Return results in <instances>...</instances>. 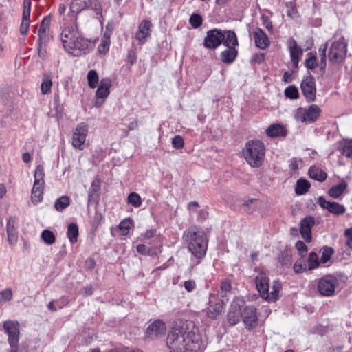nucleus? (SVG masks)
Instances as JSON below:
<instances>
[{
	"instance_id": "393cba45",
	"label": "nucleus",
	"mask_w": 352,
	"mask_h": 352,
	"mask_svg": "<svg viewBox=\"0 0 352 352\" xmlns=\"http://www.w3.org/2000/svg\"><path fill=\"white\" fill-rule=\"evenodd\" d=\"M37 51L39 57L44 58L46 56V46L50 40L49 32H38Z\"/></svg>"
},
{
	"instance_id": "f03ea898",
	"label": "nucleus",
	"mask_w": 352,
	"mask_h": 352,
	"mask_svg": "<svg viewBox=\"0 0 352 352\" xmlns=\"http://www.w3.org/2000/svg\"><path fill=\"white\" fill-rule=\"evenodd\" d=\"M60 39L64 49L75 56L89 52L90 41L82 36L76 24L64 28L60 34Z\"/></svg>"
},
{
	"instance_id": "4c0bfd02",
	"label": "nucleus",
	"mask_w": 352,
	"mask_h": 352,
	"mask_svg": "<svg viewBox=\"0 0 352 352\" xmlns=\"http://www.w3.org/2000/svg\"><path fill=\"white\" fill-rule=\"evenodd\" d=\"M70 204V199L67 196H61L54 203V207L58 212H62Z\"/></svg>"
},
{
	"instance_id": "603ef678",
	"label": "nucleus",
	"mask_w": 352,
	"mask_h": 352,
	"mask_svg": "<svg viewBox=\"0 0 352 352\" xmlns=\"http://www.w3.org/2000/svg\"><path fill=\"white\" fill-rule=\"evenodd\" d=\"M202 18L198 14H192L189 19L190 24L194 28H198L202 24Z\"/></svg>"
},
{
	"instance_id": "0e129e2a",
	"label": "nucleus",
	"mask_w": 352,
	"mask_h": 352,
	"mask_svg": "<svg viewBox=\"0 0 352 352\" xmlns=\"http://www.w3.org/2000/svg\"><path fill=\"white\" fill-rule=\"evenodd\" d=\"M155 230H148L142 234V237L144 239H150L153 238L155 235Z\"/></svg>"
},
{
	"instance_id": "5701e85b",
	"label": "nucleus",
	"mask_w": 352,
	"mask_h": 352,
	"mask_svg": "<svg viewBox=\"0 0 352 352\" xmlns=\"http://www.w3.org/2000/svg\"><path fill=\"white\" fill-rule=\"evenodd\" d=\"M111 87V80L110 78H102L96 93L97 99H102L104 100L109 95Z\"/></svg>"
},
{
	"instance_id": "ddd939ff",
	"label": "nucleus",
	"mask_w": 352,
	"mask_h": 352,
	"mask_svg": "<svg viewBox=\"0 0 352 352\" xmlns=\"http://www.w3.org/2000/svg\"><path fill=\"white\" fill-rule=\"evenodd\" d=\"M88 127L85 123L78 124L73 133L72 145L74 148L82 150L87 135Z\"/></svg>"
},
{
	"instance_id": "a878e982",
	"label": "nucleus",
	"mask_w": 352,
	"mask_h": 352,
	"mask_svg": "<svg viewBox=\"0 0 352 352\" xmlns=\"http://www.w3.org/2000/svg\"><path fill=\"white\" fill-rule=\"evenodd\" d=\"M15 218L10 217L7 222V234L10 244L13 245L18 240V234L15 228Z\"/></svg>"
},
{
	"instance_id": "774afa93",
	"label": "nucleus",
	"mask_w": 352,
	"mask_h": 352,
	"mask_svg": "<svg viewBox=\"0 0 352 352\" xmlns=\"http://www.w3.org/2000/svg\"><path fill=\"white\" fill-rule=\"evenodd\" d=\"M289 168L292 170L296 171L298 168V162L296 159H292L289 163Z\"/></svg>"
},
{
	"instance_id": "c9c22d12",
	"label": "nucleus",
	"mask_w": 352,
	"mask_h": 352,
	"mask_svg": "<svg viewBox=\"0 0 352 352\" xmlns=\"http://www.w3.org/2000/svg\"><path fill=\"white\" fill-rule=\"evenodd\" d=\"M266 133L268 136L272 138L285 135L284 128L280 124H272L266 130Z\"/></svg>"
},
{
	"instance_id": "39448f33",
	"label": "nucleus",
	"mask_w": 352,
	"mask_h": 352,
	"mask_svg": "<svg viewBox=\"0 0 352 352\" xmlns=\"http://www.w3.org/2000/svg\"><path fill=\"white\" fill-rule=\"evenodd\" d=\"M243 155L250 166L260 167L265 158L264 144L258 140L247 142L243 150Z\"/></svg>"
},
{
	"instance_id": "dca6fc26",
	"label": "nucleus",
	"mask_w": 352,
	"mask_h": 352,
	"mask_svg": "<svg viewBox=\"0 0 352 352\" xmlns=\"http://www.w3.org/2000/svg\"><path fill=\"white\" fill-rule=\"evenodd\" d=\"M3 330L8 336L9 344L19 343V324L18 322L7 320L4 322Z\"/></svg>"
},
{
	"instance_id": "8fccbe9b",
	"label": "nucleus",
	"mask_w": 352,
	"mask_h": 352,
	"mask_svg": "<svg viewBox=\"0 0 352 352\" xmlns=\"http://www.w3.org/2000/svg\"><path fill=\"white\" fill-rule=\"evenodd\" d=\"M285 95L291 99H297L299 96L298 90L294 85H290L285 89Z\"/></svg>"
},
{
	"instance_id": "2eb2a0df",
	"label": "nucleus",
	"mask_w": 352,
	"mask_h": 352,
	"mask_svg": "<svg viewBox=\"0 0 352 352\" xmlns=\"http://www.w3.org/2000/svg\"><path fill=\"white\" fill-rule=\"evenodd\" d=\"M223 38L221 31L217 29L209 30L204 39V47L208 49H215L222 43Z\"/></svg>"
},
{
	"instance_id": "338daca9",
	"label": "nucleus",
	"mask_w": 352,
	"mask_h": 352,
	"mask_svg": "<svg viewBox=\"0 0 352 352\" xmlns=\"http://www.w3.org/2000/svg\"><path fill=\"white\" fill-rule=\"evenodd\" d=\"M287 7L289 8L287 11V15L290 17H294V14L296 13L295 8L292 6V4L291 3H286Z\"/></svg>"
},
{
	"instance_id": "3c124183",
	"label": "nucleus",
	"mask_w": 352,
	"mask_h": 352,
	"mask_svg": "<svg viewBox=\"0 0 352 352\" xmlns=\"http://www.w3.org/2000/svg\"><path fill=\"white\" fill-rule=\"evenodd\" d=\"M333 253V250L331 248L324 247L322 248V257L320 261L322 263H326L331 258Z\"/></svg>"
},
{
	"instance_id": "473e14b6",
	"label": "nucleus",
	"mask_w": 352,
	"mask_h": 352,
	"mask_svg": "<svg viewBox=\"0 0 352 352\" xmlns=\"http://www.w3.org/2000/svg\"><path fill=\"white\" fill-rule=\"evenodd\" d=\"M223 43L226 47H234L238 45V41L236 35L234 32L228 30L223 33Z\"/></svg>"
},
{
	"instance_id": "052dcab7",
	"label": "nucleus",
	"mask_w": 352,
	"mask_h": 352,
	"mask_svg": "<svg viewBox=\"0 0 352 352\" xmlns=\"http://www.w3.org/2000/svg\"><path fill=\"white\" fill-rule=\"evenodd\" d=\"M184 287L187 292H191L196 287L195 281L193 280H186L184 283Z\"/></svg>"
},
{
	"instance_id": "b1692460",
	"label": "nucleus",
	"mask_w": 352,
	"mask_h": 352,
	"mask_svg": "<svg viewBox=\"0 0 352 352\" xmlns=\"http://www.w3.org/2000/svg\"><path fill=\"white\" fill-rule=\"evenodd\" d=\"M151 23L150 21L144 20L138 27V30L135 33V38L139 41L140 44L145 43L146 38L149 36Z\"/></svg>"
},
{
	"instance_id": "72a5a7b5",
	"label": "nucleus",
	"mask_w": 352,
	"mask_h": 352,
	"mask_svg": "<svg viewBox=\"0 0 352 352\" xmlns=\"http://www.w3.org/2000/svg\"><path fill=\"white\" fill-rule=\"evenodd\" d=\"M110 33L105 32L101 38L100 43L98 47V51L101 54H105L109 50L111 43Z\"/></svg>"
},
{
	"instance_id": "ea45409f",
	"label": "nucleus",
	"mask_w": 352,
	"mask_h": 352,
	"mask_svg": "<svg viewBox=\"0 0 352 352\" xmlns=\"http://www.w3.org/2000/svg\"><path fill=\"white\" fill-rule=\"evenodd\" d=\"M328 43H326L318 49V53L320 57V61L319 63V66L320 67L321 70H324L327 66V54L326 51L327 49Z\"/></svg>"
},
{
	"instance_id": "6ab92c4d",
	"label": "nucleus",
	"mask_w": 352,
	"mask_h": 352,
	"mask_svg": "<svg viewBox=\"0 0 352 352\" xmlns=\"http://www.w3.org/2000/svg\"><path fill=\"white\" fill-rule=\"evenodd\" d=\"M289 50L291 60L294 67H297L300 57L302 54V50L298 46L296 41L293 38H289L287 42Z\"/></svg>"
},
{
	"instance_id": "aec40b11",
	"label": "nucleus",
	"mask_w": 352,
	"mask_h": 352,
	"mask_svg": "<svg viewBox=\"0 0 352 352\" xmlns=\"http://www.w3.org/2000/svg\"><path fill=\"white\" fill-rule=\"evenodd\" d=\"M31 13V0L23 1V12L22 22L20 26V33L22 35H26L28 32L30 24V16Z\"/></svg>"
},
{
	"instance_id": "2f4dec72",
	"label": "nucleus",
	"mask_w": 352,
	"mask_h": 352,
	"mask_svg": "<svg viewBox=\"0 0 352 352\" xmlns=\"http://www.w3.org/2000/svg\"><path fill=\"white\" fill-rule=\"evenodd\" d=\"M100 184L98 180H94L91 184L88 195V204L92 201H97L99 197Z\"/></svg>"
},
{
	"instance_id": "de8ad7c7",
	"label": "nucleus",
	"mask_w": 352,
	"mask_h": 352,
	"mask_svg": "<svg viewBox=\"0 0 352 352\" xmlns=\"http://www.w3.org/2000/svg\"><path fill=\"white\" fill-rule=\"evenodd\" d=\"M132 226H133L132 220L130 219H125L120 223V224L118 226V228L120 230L122 234L126 235L128 234V232Z\"/></svg>"
},
{
	"instance_id": "7c9ffc66",
	"label": "nucleus",
	"mask_w": 352,
	"mask_h": 352,
	"mask_svg": "<svg viewBox=\"0 0 352 352\" xmlns=\"http://www.w3.org/2000/svg\"><path fill=\"white\" fill-rule=\"evenodd\" d=\"M309 177L320 182H323L327 177V173L316 166H311L309 169Z\"/></svg>"
},
{
	"instance_id": "c85d7f7f",
	"label": "nucleus",
	"mask_w": 352,
	"mask_h": 352,
	"mask_svg": "<svg viewBox=\"0 0 352 352\" xmlns=\"http://www.w3.org/2000/svg\"><path fill=\"white\" fill-rule=\"evenodd\" d=\"M44 184L34 183L32 189L31 199L34 204L40 203L43 199Z\"/></svg>"
},
{
	"instance_id": "e433bc0d",
	"label": "nucleus",
	"mask_w": 352,
	"mask_h": 352,
	"mask_svg": "<svg viewBox=\"0 0 352 352\" xmlns=\"http://www.w3.org/2000/svg\"><path fill=\"white\" fill-rule=\"evenodd\" d=\"M310 186V184L307 179H300L296 182L295 192L298 195H304L308 192Z\"/></svg>"
},
{
	"instance_id": "0eeeda50",
	"label": "nucleus",
	"mask_w": 352,
	"mask_h": 352,
	"mask_svg": "<svg viewBox=\"0 0 352 352\" xmlns=\"http://www.w3.org/2000/svg\"><path fill=\"white\" fill-rule=\"evenodd\" d=\"M317 290L323 296L335 295L336 287L339 285L338 278L333 274H327L316 280Z\"/></svg>"
},
{
	"instance_id": "c03bdc74",
	"label": "nucleus",
	"mask_w": 352,
	"mask_h": 352,
	"mask_svg": "<svg viewBox=\"0 0 352 352\" xmlns=\"http://www.w3.org/2000/svg\"><path fill=\"white\" fill-rule=\"evenodd\" d=\"M44 168L42 165H37L34 172V182L35 184H45L44 182Z\"/></svg>"
},
{
	"instance_id": "f704fd0d",
	"label": "nucleus",
	"mask_w": 352,
	"mask_h": 352,
	"mask_svg": "<svg viewBox=\"0 0 352 352\" xmlns=\"http://www.w3.org/2000/svg\"><path fill=\"white\" fill-rule=\"evenodd\" d=\"M79 234L78 227L76 223H72L67 226V236L71 243L74 244L78 241Z\"/></svg>"
},
{
	"instance_id": "6e6552de",
	"label": "nucleus",
	"mask_w": 352,
	"mask_h": 352,
	"mask_svg": "<svg viewBox=\"0 0 352 352\" xmlns=\"http://www.w3.org/2000/svg\"><path fill=\"white\" fill-rule=\"evenodd\" d=\"M321 113V109L316 104H311L308 108L300 107L294 112V118L302 123L311 124L316 122Z\"/></svg>"
},
{
	"instance_id": "bf43d9fd",
	"label": "nucleus",
	"mask_w": 352,
	"mask_h": 352,
	"mask_svg": "<svg viewBox=\"0 0 352 352\" xmlns=\"http://www.w3.org/2000/svg\"><path fill=\"white\" fill-rule=\"evenodd\" d=\"M137 251L138 253L142 255H151L152 254V249L151 248L144 245L140 244L137 246Z\"/></svg>"
},
{
	"instance_id": "1a4fd4ad",
	"label": "nucleus",
	"mask_w": 352,
	"mask_h": 352,
	"mask_svg": "<svg viewBox=\"0 0 352 352\" xmlns=\"http://www.w3.org/2000/svg\"><path fill=\"white\" fill-rule=\"evenodd\" d=\"M69 9L70 12L75 15L88 9L94 10L97 15H101L102 12L98 0H72Z\"/></svg>"
},
{
	"instance_id": "79ce46f5",
	"label": "nucleus",
	"mask_w": 352,
	"mask_h": 352,
	"mask_svg": "<svg viewBox=\"0 0 352 352\" xmlns=\"http://www.w3.org/2000/svg\"><path fill=\"white\" fill-rule=\"evenodd\" d=\"M88 85L90 88H96L99 81V77L96 70L91 69L87 74Z\"/></svg>"
},
{
	"instance_id": "a19ab883",
	"label": "nucleus",
	"mask_w": 352,
	"mask_h": 352,
	"mask_svg": "<svg viewBox=\"0 0 352 352\" xmlns=\"http://www.w3.org/2000/svg\"><path fill=\"white\" fill-rule=\"evenodd\" d=\"M231 289L232 284L230 279H224L221 282L219 294L222 299H224L226 297L227 294L230 292Z\"/></svg>"
},
{
	"instance_id": "09e8293b",
	"label": "nucleus",
	"mask_w": 352,
	"mask_h": 352,
	"mask_svg": "<svg viewBox=\"0 0 352 352\" xmlns=\"http://www.w3.org/2000/svg\"><path fill=\"white\" fill-rule=\"evenodd\" d=\"M305 65L308 69H313L319 65V63H318L317 61L316 56L312 52L307 54V58L305 60Z\"/></svg>"
},
{
	"instance_id": "423d86ee",
	"label": "nucleus",
	"mask_w": 352,
	"mask_h": 352,
	"mask_svg": "<svg viewBox=\"0 0 352 352\" xmlns=\"http://www.w3.org/2000/svg\"><path fill=\"white\" fill-rule=\"evenodd\" d=\"M347 45V41L343 36L333 42L328 52L329 61L333 63H342L346 56Z\"/></svg>"
},
{
	"instance_id": "9b49d317",
	"label": "nucleus",
	"mask_w": 352,
	"mask_h": 352,
	"mask_svg": "<svg viewBox=\"0 0 352 352\" xmlns=\"http://www.w3.org/2000/svg\"><path fill=\"white\" fill-rule=\"evenodd\" d=\"M300 89L305 100L308 102H312L316 100V87L313 76L309 75L303 78L300 84Z\"/></svg>"
},
{
	"instance_id": "f3484780",
	"label": "nucleus",
	"mask_w": 352,
	"mask_h": 352,
	"mask_svg": "<svg viewBox=\"0 0 352 352\" xmlns=\"http://www.w3.org/2000/svg\"><path fill=\"white\" fill-rule=\"evenodd\" d=\"M225 306V299H221L213 302L210 299L208 306L204 310L206 316L210 319H217L222 314Z\"/></svg>"
},
{
	"instance_id": "9d476101",
	"label": "nucleus",
	"mask_w": 352,
	"mask_h": 352,
	"mask_svg": "<svg viewBox=\"0 0 352 352\" xmlns=\"http://www.w3.org/2000/svg\"><path fill=\"white\" fill-rule=\"evenodd\" d=\"M245 305V301L237 297L231 302L228 314V322L232 326L237 324L242 318V308Z\"/></svg>"
},
{
	"instance_id": "20e7f679",
	"label": "nucleus",
	"mask_w": 352,
	"mask_h": 352,
	"mask_svg": "<svg viewBox=\"0 0 352 352\" xmlns=\"http://www.w3.org/2000/svg\"><path fill=\"white\" fill-rule=\"evenodd\" d=\"M269 278L265 272H260L255 278L256 288L262 298L267 301H276L279 296V292L281 289V283L276 280L273 282L272 290L270 292Z\"/></svg>"
},
{
	"instance_id": "c756f323",
	"label": "nucleus",
	"mask_w": 352,
	"mask_h": 352,
	"mask_svg": "<svg viewBox=\"0 0 352 352\" xmlns=\"http://www.w3.org/2000/svg\"><path fill=\"white\" fill-rule=\"evenodd\" d=\"M338 151L346 158L352 160V139H346L340 142Z\"/></svg>"
},
{
	"instance_id": "f257e3e1",
	"label": "nucleus",
	"mask_w": 352,
	"mask_h": 352,
	"mask_svg": "<svg viewBox=\"0 0 352 352\" xmlns=\"http://www.w3.org/2000/svg\"><path fill=\"white\" fill-rule=\"evenodd\" d=\"M201 345L199 329L190 320L175 322L167 336L170 352H199Z\"/></svg>"
},
{
	"instance_id": "a211bd4d",
	"label": "nucleus",
	"mask_w": 352,
	"mask_h": 352,
	"mask_svg": "<svg viewBox=\"0 0 352 352\" xmlns=\"http://www.w3.org/2000/svg\"><path fill=\"white\" fill-rule=\"evenodd\" d=\"M315 224L314 218L308 216L300 221V233L307 243L311 241V228Z\"/></svg>"
},
{
	"instance_id": "412c9836",
	"label": "nucleus",
	"mask_w": 352,
	"mask_h": 352,
	"mask_svg": "<svg viewBox=\"0 0 352 352\" xmlns=\"http://www.w3.org/2000/svg\"><path fill=\"white\" fill-rule=\"evenodd\" d=\"M166 327L164 322L157 320L148 325L146 329V335L148 337H159L165 334Z\"/></svg>"
},
{
	"instance_id": "bb28decb",
	"label": "nucleus",
	"mask_w": 352,
	"mask_h": 352,
	"mask_svg": "<svg viewBox=\"0 0 352 352\" xmlns=\"http://www.w3.org/2000/svg\"><path fill=\"white\" fill-rule=\"evenodd\" d=\"M347 188L346 182L342 181L338 184L333 186L328 190V195L333 199H339Z\"/></svg>"
},
{
	"instance_id": "49530a36",
	"label": "nucleus",
	"mask_w": 352,
	"mask_h": 352,
	"mask_svg": "<svg viewBox=\"0 0 352 352\" xmlns=\"http://www.w3.org/2000/svg\"><path fill=\"white\" fill-rule=\"evenodd\" d=\"M127 202L135 208L140 207L142 203L140 195L136 192H131L129 195Z\"/></svg>"
},
{
	"instance_id": "f8f14e48",
	"label": "nucleus",
	"mask_w": 352,
	"mask_h": 352,
	"mask_svg": "<svg viewBox=\"0 0 352 352\" xmlns=\"http://www.w3.org/2000/svg\"><path fill=\"white\" fill-rule=\"evenodd\" d=\"M316 203L321 208L327 210L329 212L336 216L342 215L346 212V208L342 204L335 201H327L322 196L317 199Z\"/></svg>"
},
{
	"instance_id": "4be33fe9",
	"label": "nucleus",
	"mask_w": 352,
	"mask_h": 352,
	"mask_svg": "<svg viewBox=\"0 0 352 352\" xmlns=\"http://www.w3.org/2000/svg\"><path fill=\"white\" fill-rule=\"evenodd\" d=\"M253 35L255 41V45L257 47L261 50H265L270 46V41L262 29L259 28H256Z\"/></svg>"
},
{
	"instance_id": "7ed1b4c3",
	"label": "nucleus",
	"mask_w": 352,
	"mask_h": 352,
	"mask_svg": "<svg viewBox=\"0 0 352 352\" xmlns=\"http://www.w3.org/2000/svg\"><path fill=\"white\" fill-rule=\"evenodd\" d=\"M183 239L188 243V250L198 259L195 265L199 263L207 251L208 241L205 233L195 227L189 228L184 232Z\"/></svg>"
},
{
	"instance_id": "58836bf2",
	"label": "nucleus",
	"mask_w": 352,
	"mask_h": 352,
	"mask_svg": "<svg viewBox=\"0 0 352 352\" xmlns=\"http://www.w3.org/2000/svg\"><path fill=\"white\" fill-rule=\"evenodd\" d=\"M307 261V267L309 270L317 268L320 265V263H321V261L319 260L318 254L314 252H311L309 253Z\"/></svg>"
},
{
	"instance_id": "cd10ccee",
	"label": "nucleus",
	"mask_w": 352,
	"mask_h": 352,
	"mask_svg": "<svg viewBox=\"0 0 352 352\" xmlns=\"http://www.w3.org/2000/svg\"><path fill=\"white\" fill-rule=\"evenodd\" d=\"M238 52L234 47H227L221 54V60L225 63H232L236 59Z\"/></svg>"
},
{
	"instance_id": "4d7b16f0",
	"label": "nucleus",
	"mask_w": 352,
	"mask_h": 352,
	"mask_svg": "<svg viewBox=\"0 0 352 352\" xmlns=\"http://www.w3.org/2000/svg\"><path fill=\"white\" fill-rule=\"evenodd\" d=\"M344 237L346 238L345 246L349 250H352V227L345 230Z\"/></svg>"
},
{
	"instance_id": "864d4df0",
	"label": "nucleus",
	"mask_w": 352,
	"mask_h": 352,
	"mask_svg": "<svg viewBox=\"0 0 352 352\" xmlns=\"http://www.w3.org/2000/svg\"><path fill=\"white\" fill-rule=\"evenodd\" d=\"M51 22V17L50 16H45L40 23L38 32H49Z\"/></svg>"
},
{
	"instance_id": "a18cd8bd",
	"label": "nucleus",
	"mask_w": 352,
	"mask_h": 352,
	"mask_svg": "<svg viewBox=\"0 0 352 352\" xmlns=\"http://www.w3.org/2000/svg\"><path fill=\"white\" fill-rule=\"evenodd\" d=\"M52 81L49 76H45L41 85V92L44 95L49 94L51 92Z\"/></svg>"
},
{
	"instance_id": "e2e57ef3",
	"label": "nucleus",
	"mask_w": 352,
	"mask_h": 352,
	"mask_svg": "<svg viewBox=\"0 0 352 352\" xmlns=\"http://www.w3.org/2000/svg\"><path fill=\"white\" fill-rule=\"evenodd\" d=\"M94 292V287L92 285H89L84 287L81 290V294L84 296H90L92 295Z\"/></svg>"
},
{
	"instance_id": "4468645a",
	"label": "nucleus",
	"mask_w": 352,
	"mask_h": 352,
	"mask_svg": "<svg viewBox=\"0 0 352 352\" xmlns=\"http://www.w3.org/2000/svg\"><path fill=\"white\" fill-rule=\"evenodd\" d=\"M243 321L248 330L254 329L258 325L256 309L254 305L247 306L243 309Z\"/></svg>"
},
{
	"instance_id": "13d9d810",
	"label": "nucleus",
	"mask_w": 352,
	"mask_h": 352,
	"mask_svg": "<svg viewBox=\"0 0 352 352\" xmlns=\"http://www.w3.org/2000/svg\"><path fill=\"white\" fill-rule=\"evenodd\" d=\"M295 246H296V248L297 249V250L298 251L299 254L302 257H304L307 252V247L305 244V243L302 242V241H298L296 243Z\"/></svg>"
},
{
	"instance_id": "37998d69",
	"label": "nucleus",
	"mask_w": 352,
	"mask_h": 352,
	"mask_svg": "<svg viewBox=\"0 0 352 352\" xmlns=\"http://www.w3.org/2000/svg\"><path fill=\"white\" fill-rule=\"evenodd\" d=\"M41 237L47 245H52L56 241L54 234L49 230H44L41 233Z\"/></svg>"
},
{
	"instance_id": "680f3d73",
	"label": "nucleus",
	"mask_w": 352,
	"mask_h": 352,
	"mask_svg": "<svg viewBox=\"0 0 352 352\" xmlns=\"http://www.w3.org/2000/svg\"><path fill=\"white\" fill-rule=\"evenodd\" d=\"M293 268H294V270L295 271V272H296V273H301V272L308 270V267H307V265L305 264L302 265V263H298V262L295 263Z\"/></svg>"
},
{
	"instance_id": "6e6d98bb",
	"label": "nucleus",
	"mask_w": 352,
	"mask_h": 352,
	"mask_svg": "<svg viewBox=\"0 0 352 352\" xmlns=\"http://www.w3.org/2000/svg\"><path fill=\"white\" fill-rule=\"evenodd\" d=\"M173 147L175 149H181L184 147V139L180 135H175L172 139Z\"/></svg>"
},
{
	"instance_id": "69168bd1",
	"label": "nucleus",
	"mask_w": 352,
	"mask_h": 352,
	"mask_svg": "<svg viewBox=\"0 0 352 352\" xmlns=\"http://www.w3.org/2000/svg\"><path fill=\"white\" fill-rule=\"evenodd\" d=\"M96 263L94 260L91 258H89L85 261V266L89 270H92L94 268Z\"/></svg>"
},
{
	"instance_id": "5fc2aeb1",
	"label": "nucleus",
	"mask_w": 352,
	"mask_h": 352,
	"mask_svg": "<svg viewBox=\"0 0 352 352\" xmlns=\"http://www.w3.org/2000/svg\"><path fill=\"white\" fill-rule=\"evenodd\" d=\"M12 298V292L10 289L7 288L0 292V302H7Z\"/></svg>"
}]
</instances>
